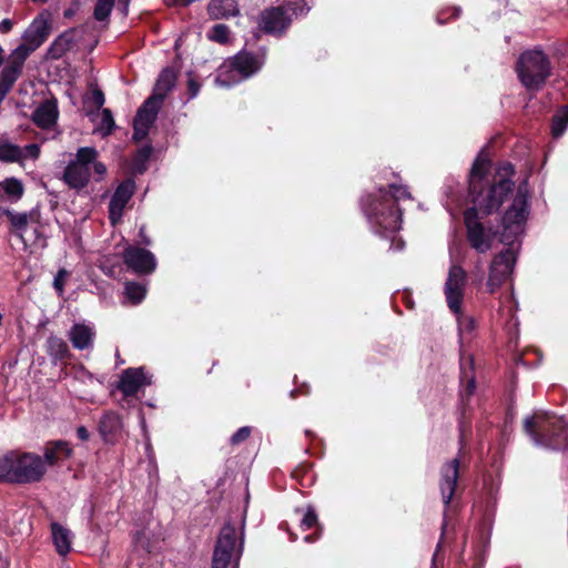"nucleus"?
Masks as SVG:
<instances>
[{
  "label": "nucleus",
  "mask_w": 568,
  "mask_h": 568,
  "mask_svg": "<svg viewBox=\"0 0 568 568\" xmlns=\"http://www.w3.org/2000/svg\"><path fill=\"white\" fill-rule=\"evenodd\" d=\"M74 43V29H69L58 36L47 50V58L59 60Z\"/></svg>",
  "instance_id": "obj_25"
},
{
  "label": "nucleus",
  "mask_w": 568,
  "mask_h": 568,
  "mask_svg": "<svg viewBox=\"0 0 568 568\" xmlns=\"http://www.w3.org/2000/svg\"><path fill=\"white\" fill-rule=\"evenodd\" d=\"M125 296L128 300L133 304H140L145 295H146V287L145 285L138 283V282H126L124 287Z\"/></svg>",
  "instance_id": "obj_36"
},
{
  "label": "nucleus",
  "mask_w": 568,
  "mask_h": 568,
  "mask_svg": "<svg viewBox=\"0 0 568 568\" xmlns=\"http://www.w3.org/2000/svg\"><path fill=\"white\" fill-rule=\"evenodd\" d=\"M72 455V448L69 446L68 442L64 440H53L49 442L44 448V455L42 457L44 462V466H54L60 460H64L70 458Z\"/></svg>",
  "instance_id": "obj_22"
},
{
  "label": "nucleus",
  "mask_w": 568,
  "mask_h": 568,
  "mask_svg": "<svg viewBox=\"0 0 568 568\" xmlns=\"http://www.w3.org/2000/svg\"><path fill=\"white\" fill-rule=\"evenodd\" d=\"M150 128H146L145 125H139L133 122V141L140 142L144 140L149 135Z\"/></svg>",
  "instance_id": "obj_49"
},
{
  "label": "nucleus",
  "mask_w": 568,
  "mask_h": 568,
  "mask_svg": "<svg viewBox=\"0 0 568 568\" xmlns=\"http://www.w3.org/2000/svg\"><path fill=\"white\" fill-rule=\"evenodd\" d=\"M3 49L2 47L0 45V67L2 65L3 61H4V58H3Z\"/></svg>",
  "instance_id": "obj_63"
},
{
  "label": "nucleus",
  "mask_w": 568,
  "mask_h": 568,
  "mask_svg": "<svg viewBox=\"0 0 568 568\" xmlns=\"http://www.w3.org/2000/svg\"><path fill=\"white\" fill-rule=\"evenodd\" d=\"M64 18L70 19L74 16V11L72 9H65L63 12Z\"/></svg>",
  "instance_id": "obj_61"
},
{
  "label": "nucleus",
  "mask_w": 568,
  "mask_h": 568,
  "mask_svg": "<svg viewBox=\"0 0 568 568\" xmlns=\"http://www.w3.org/2000/svg\"><path fill=\"white\" fill-rule=\"evenodd\" d=\"M528 215V202H527V189L526 185H519L517 193L510 207L506 211L503 216V225L505 232H509L510 235H517L523 223L526 221Z\"/></svg>",
  "instance_id": "obj_10"
},
{
  "label": "nucleus",
  "mask_w": 568,
  "mask_h": 568,
  "mask_svg": "<svg viewBox=\"0 0 568 568\" xmlns=\"http://www.w3.org/2000/svg\"><path fill=\"white\" fill-rule=\"evenodd\" d=\"M104 102H105L104 93L99 88H94L91 92V95L85 101V103H91L93 105L94 111L101 110L103 108ZM92 112H93V110L88 112V114H91Z\"/></svg>",
  "instance_id": "obj_44"
},
{
  "label": "nucleus",
  "mask_w": 568,
  "mask_h": 568,
  "mask_svg": "<svg viewBox=\"0 0 568 568\" xmlns=\"http://www.w3.org/2000/svg\"><path fill=\"white\" fill-rule=\"evenodd\" d=\"M161 104V102L155 100V97H149L139 108L133 122L151 129L156 120Z\"/></svg>",
  "instance_id": "obj_24"
},
{
  "label": "nucleus",
  "mask_w": 568,
  "mask_h": 568,
  "mask_svg": "<svg viewBox=\"0 0 568 568\" xmlns=\"http://www.w3.org/2000/svg\"><path fill=\"white\" fill-rule=\"evenodd\" d=\"M480 212L477 207H469L464 213L466 237L469 245L478 253H486L493 247L496 232L491 227H485L479 221Z\"/></svg>",
  "instance_id": "obj_8"
},
{
  "label": "nucleus",
  "mask_w": 568,
  "mask_h": 568,
  "mask_svg": "<svg viewBox=\"0 0 568 568\" xmlns=\"http://www.w3.org/2000/svg\"><path fill=\"white\" fill-rule=\"evenodd\" d=\"M310 11L305 0H285L282 4L264 9L260 14V29L275 37H282L291 27L293 17Z\"/></svg>",
  "instance_id": "obj_7"
},
{
  "label": "nucleus",
  "mask_w": 568,
  "mask_h": 568,
  "mask_svg": "<svg viewBox=\"0 0 568 568\" xmlns=\"http://www.w3.org/2000/svg\"><path fill=\"white\" fill-rule=\"evenodd\" d=\"M53 545L60 556H65L71 550V532L59 523L51 524Z\"/></svg>",
  "instance_id": "obj_30"
},
{
  "label": "nucleus",
  "mask_w": 568,
  "mask_h": 568,
  "mask_svg": "<svg viewBox=\"0 0 568 568\" xmlns=\"http://www.w3.org/2000/svg\"><path fill=\"white\" fill-rule=\"evenodd\" d=\"M93 168L94 173L98 175L97 181H101L106 173V166L102 162L94 160L91 164V169Z\"/></svg>",
  "instance_id": "obj_53"
},
{
  "label": "nucleus",
  "mask_w": 568,
  "mask_h": 568,
  "mask_svg": "<svg viewBox=\"0 0 568 568\" xmlns=\"http://www.w3.org/2000/svg\"><path fill=\"white\" fill-rule=\"evenodd\" d=\"M123 263L134 274L150 275L158 266L155 255L140 246L129 245L122 252Z\"/></svg>",
  "instance_id": "obj_9"
},
{
  "label": "nucleus",
  "mask_w": 568,
  "mask_h": 568,
  "mask_svg": "<svg viewBox=\"0 0 568 568\" xmlns=\"http://www.w3.org/2000/svg\"><path fill=\"white\" fill-rule=\"evenodd\" d=\"M455 315L457 316L458 329L462 336L470 334L475 329L476 324L473 317L464 315L462 311Z\"/></svg>",
  "instance_id": "obj_43"
},
{
  "label": "nucleus",
  "mask_w": 568,
  "mask_h": 568,
  "mask_svg": "<svg viewBox=\"0 0 568 568\" xmlns=\"http://www.w3.org/2000/svg\"><path fill=\"white\" fill-rule=\"evenodd\" d=\"M230 28L224 23H217L212 27L211 31L207 33V38L211 41H214L220 44H226L230 42Z\"/></svg>",
  "instance_id": "obj_38"
},
{
  "label": "nucleus",
  "mask_w": 568,
  "mask_h": 568,
  "mask_svg": "<svg viewBox=\"0 0 568 568\" xmlns=\"http://www.w3.org/2000/svg\"><path fill=\"white\" fill-rule=\"evenodd\" d=\"M153 384V374L145 366L129 367L122 371L116 390H140Z\"/></svg>",
  "instance_id": "obj_15"
},
{
  "label": "nucleus",
  "mask_w": 568,
  "mask_h": 568,
  "mask_svg": "<svg viewBox=\"0 0 568 568\" xmlns=\"http://www.w3.org/2000/svg\"><path fill=\"white\" fill-rule=\"evenodd\" d=\"M153 148L148 144L140 148L132 158L133 171L138 174H143L148 169V162L152 155Z\"/></svg>",
  "instance_id": "obj_34"
},
{
  "label": "nucleus",
  "mask_w": 568,
  "mask_h": 568,
  "mask_svg": "<svg viewBox=\"0 0 568 568\" xmlns=\"http://www.w3.org/2000/svg\"><path fill=\"white\" fill-rule=\"evenodd\" d=\"M50 34V26L47 21H34L23 33V44L36 51L40 48Z\"/></svg>",
  "instance_id": "obj_21"
},
{
  "label": "nucleus",
  "mask_w": 568,
  "mask_h": 568,
  "mask_svg": "<svg viewBox=\"0 0 568 568\" xmlns=\"http://www.w3.org/2000/svg\"><path fill=\"white\" fill-rule=\"evenodd\" d=\"M469 363V367H465L463 365L462 367V383H465L466 384V390H474L476 385H475V378L471 374V358H469L468 361Z\"/></svg>",
  "instance_id": "obj_46"
},
{
  "label": "nucleus",
  "mask_w": 568,
  "mask_h": 568,
  "mask_svg": "<svg viewBox=\"0 0 568 568\" xmlns=\"http://www.w3.org/2000/svg\"><path fill=\"white\" fill-rule=\"evenodd\" d=\"M489 162L480 156L476 158L469 174V196L480 214L489 215L497 211L505 200L514 192V165L505 163L495 174L487 176Z\"/></svg>",
  "instance_id": "obj_1"
},
{
  "label": "nucleus",
  "mask_w": 568,
  "mask_h": 568,
  "mask_svg": "<svg viewBox=\"0 0 568 568\" xmlns=\"http://www.w3.org/2000/svg\"><path fill=\"white\" fill-rule=\"evenodd\" d=\"M47 473L42 457L20 449L0 454V484L32 485L40 483Z\"/></svg>",
  "instance_id": "obj_3"
},
{
  "label": "nucleus",
  "mask_w": 568,
  "mask_h": 568,
  "mask_svg": "<svg viewBox=\"0 0 568 568\" xmlns=\"http://www.w3.org/2000/svg\"><path fill=\"white\" fill-rule=\"evenodd\" d=\"M39 219H40V213L39 211H31L29 214H28V222H32V223H39Z\"/></svg>",
  "instance_id": "obj_57"
},
{
  "label": "nucleus",
  "mask_w": 568,
  "mask_h": 568,
  "mask_svg": "<svg viewBox=\"0 0 568 568\" xmlns=\"http://www.w3.org/2000/svg\"><path fill=\"white\" fill-rule=\"evenodd\" d=\"M266 55L267 49L265 47L258 49L255 53L243 49L230 59V68L243 79H248L263 68Z\"/></svg>",
  "instance_id": "obj_13"
},
{
  "label": "nucleus",
  "mask_w": 568,
  "mask_h": 568,
  "mask_svg": "<svg viewBox=\"0 0 568 568\" xmlns=\"http://www.w3.org/2000/svg\"><path fill=\"white\" fill-rule=\"evenodd\" d=\"M311 471V465L301 464L292 471V477L296 480H302Z\"/></svg>",
  "instance_id": "obj_51"
},
{
  "label": "nucleus",
  "mask_w": 568,
  "mask_h": 568,
  "mask_svg": "<svg viewBox=\"0 0 568 568\" xmlns=\"http://www.w3.org/2000/svg\"><path fill=\"white\" fill-rule=\"evenodd\" d=\"M123 428L121 417L114 412H105L101 417L98 430L104 443L114 444L121 436Z\"/></svg>",
  "instance_id": "obj_17"
},
{
  "label": "nucleus",
  "mask_w": 568,
  "mask_h": 568,
  "mask_svg": "<svg viewBox=\"0 0 568 568\" xmlns=\"http://www.w3.org/2000/svg\"><path fill=\"white\" fill-rule=\"evenodd\" d=\"M201 90V83L192 77L191 72L189 73L187 80V95L189 99H194Z\"/></svg>",
  "instance_id": "obj_48"
},
{
  "label": "nucleus",
  "mask_w": 568,
  "mask_h": 568,
  "mask_svg": "<svg viewBox=\"0 0 568 568\" xmlns=\"http://www.w3.org/2000/svg\"><path fill=\"white\" fill-rule=\"evenodd\" d=\"M139 393H119L120 397H115L120 407L123 409H129L132 407H136L139 404ZM118 393H110V396H115Z\"/></svg>",
  "instance_id": "obj_42"
},
{
  "label": "nucleus",
  "mask_w": 568,
  "mask_h": 568,
  "mask_svg": "<svg viewBox=\"0 0 568 568\" xmlns=\"http://www.w3.org/2000/svg\"><path fill=\"white\" fill-rule=\"evenodd\" d=\"M115 0H98L94 6L93 17L98 21H104L110 17Z\"/></svg>",
  "instance_id": "obj_41"
},
{
  "label": "nucleus",
  "mask_w": 568,
  "mask_h": 568,
  "mask_svg": "<svg viewBox=\"0 0 568 568\" xmlns=\"http://www.w3.org/2000/svg\"><path fill=\"white\" fill-rule=\"evenodd\" d=\"M20 78V74L14 70L4 67L0 72V103L6 99L8 93L12 90L14 83Z\"/></svg>",
  "instance_id": "obj_35"
},
{
  "label": "nucleus",
  "mask_w": 568,
  "mask_h": 568,
  "mask_svg": "<svg viewBox=\"0 0 568 568\" xmlns=\"http://www.w3.org/2000/svg\"><path fill=\"white\" fill-rule=\"evenodd\" d=\"M68 337L75 349L85 351L93 347L95 332L84 323H74L68 332Z\"/></svg>",
  "instance_id": "obj_18"
},
{
  "label": "nucleus",
  "mask_w": 568,
  "mask_h": 568,
  "mask_svg": "<svg viewBox=\"0 0 568 568\" xmlns=\"http://www.w3.org/2000/svg\"><path fill=\"white\" fill-rule=\"evenodd\" d=\"M207 14L212 20L229 19L239 14L237 4L234 0H211Z\"/></svg>",
  "instance_id": "obj_27"
},
{
  "label": "nucleus",
  "mask_w": 568,
  "mask_h": 568,
  "mask_svg": "<svg viewBox=\"0 0 568 568\" xmlns=\"http://www.w3.org/2000/svg\"><path fill=\"white\" fill-rule=\"evenodd\" d=\"M45 352L54 363H67L72 358L68 343L55 335H50L47 338Z\"/></svg>",
  "instance_id": "obj_23"
},
{
  "label": "nucleus",
  "mask_w": 568,
  "mask_h": 568,
  "mask_svg": "<svg viewBox=\"0 0 568 568\" xmlns=\"http://www.w3.org/2000/svg\"><path fill=\"white\" fill-rule=\"evenodd\" d=\"M23 194L24 186L19 179L12 176L0 181V202L6 200L17 202Z\"/></svg>",
  "instance_id": "obj_29"
},
{
  "label": "nucleus",
  "mask_w": 568,
  "mask_h": 568,
  "mask_svg": "<svg viewBox=\"0 0 568 568\" xmlns=\"http://www.w3.org/2000/svg\"><path fill=\"white\" fill-rule=\"evenodd\" d=\"M139 236L141 239V243L149 246L152 244V240L149 237V235L145 232V227L142 226L139 231Z\"/></svg>",
  "instance_id": "obj_56"
},
{
  "label": "nucleus",
  "mask_w": 568,
  "mask_h": 568,
  "mask_svg": "<svg viewBox=\"0 0 568 568\" xmlns=\"http://www.w3.org/2000/svg\"><path fill=\"white\" fill-rule=\"evenodd\" d=\"M6 216L10 222V232L16 236H19L23 243L27 245L28 240L24 239V233L28 230V214L27 213H16L10 209H2L0 211V216Z\"/></svg>",
  "instance_id": "obj_28"
},
{
  "label": "nucleus",
  "mask_w": 568,
  "mask_h": 568,
  "mask_svg": "<svg viewBox=\"0 0 568 568\" xmlns=\"http://www.w3.org/2000/svg\"><path fill=\"white\" fill-rule=\"evenodd\" d=\"M77 436H78V438H79L80 440L85 442V440H88V439L90 438V433H89V430H88V428H87V427H84V426H79V427L77 428Z\"/></svg>",
  "instance_id": "obj_54"
},
{
  "label": "nucleus",
  "mask_w": 568,
  "mask_h": 568,
  "mask_svg": "<svg viewBox=\"0 0 568 568\" xmlns=\"http://www.w3.org/2000/svg\"><path fill=\"white\" fill-rule=\"evenodd\" d=\"M115 126L113 114L110 109H102L101 128L105 129V134H110Z\"/></svg>",
  "instance_id": "obj_47"
},
{
  "label": "nucleus",
  "mask_w": 568,
  "mask_h": 568,
  "mask_svg": "<svg viewBox=\"0 0 568 568\" xmlns=\"http://www.w3.org/2000/svg\"><path fill=\"white\" fill-rule=\"evenodd\" d=\"M297 394H298V393L292 392V393H291V397H292V398H296V395H297Z\"/></svg>",
  "instance_id": "obj_64"
},
{
  "label": "nucleus",
  "mask_w": 568,
  "mask_h": 568,
  "mask_svg": "<svg viewBox=\"0 0 568 568\" xmlns=\"http://www.w3.org/2000/svg\"><path fill=\"white\" fill-rule=\"evenodd\" d=\"M516 263V255L511 248L497 254L490 264L489 275L486 283L489 293H494L511 274Z\"/></svg>",
  "instance_id": "obj_12"
},
{
  "label": "nucleus",
  "mask_w": 568,
  "mask_h": 568,
  "mask_svg": "<svg viewBox=\"0 0 568 568\" xmlns=\"http://www.w3.org/2000/svg\"><path fill=\"white\" fill-rule=\"evenodd\" d=\"M58 115L55 101L45 100L33 111L31 120L40 129H50L55 124Z\"/></svg>",
  "instance_id": "obj_20"
},
{
  "label": "nucleus",
  "mask_w": 568,
  "mask_h": 568,
  "mask_svg": "<svg viewBox=\"0 0 568 568\" xmlns=\"http://www.w3.org/2000/svg\"><path fill=\"white\" fill-rule=\"evenodd\" d=\"M364 213L368 223L378 236L389 241V251H400L405 246L398 235L402 226V210L385 194H378L364 204Z\"/></svg>",
  "instance_id": "obj_2"
},
{
  "label": "nucleus",
  "mask_w": 568,
  "mask_h": 568,
  "mask_svg": "<svg viewBox=\"0 0 568 568\" xmlns=\"http://www.w3.org/2000/svg\"><path fill=\"white\" fill-rule=\"evenodd\" d=\"M98 155H99V153L95 148L82 146V148L78 149V151L75 153V159L73 161L81 163L83 165L91 166V164L94 162V160L98 159Z\"/></svg>",
  "instance_id": "obj_40"
},
{
  "label": "nucleus",
  "mask_w": 568,
  "mask_h": 568,
  "mask_svg": "<svg viewBox=\"0 0 568 568\" xmlns=\"http://www.w3.org/2000/svg\"><path fill=\"white\" fill-rule=\"evenodd\" d=\"M466 285V272L459 265H452L445 282L444 293L449 310L459 314Z\"/></svg>",
  "instance_id": "obj_11"
},
{
  "label": "nucleus",
  "mask_w": 568,
  "mask_h": 568,
  "mask_svg": "<svg viewBox=\"0 0 568 568\" xmlns=\"http://www.w3.org/2000/svg\"><path fill=\"white\" fill-rule=\"evenodd\" d=\"M176 81V72L173 68H164L158 77L154 93L151 97H155V100L163 102L168 93L173 89Z\"/></svg>",
  "instance_id": "obj_26"
},
{
  "label": "nucleus",
  "mask_w": 568,
  "mask_h": 568,
  "mask_svg": "<svg viewBox=\"0 0 568 568\" xmlns=\"http://www.w3.org/2000/svg\"><path fill=\"white\" fill-rule=\"evenodd\" d=\"M13 23L10 19H3L0 22V33H8L12 30Z\"/></svg>",
  "instance_id": "obj_55"
},
{
  "label": "nucleus",
  "mask_w": 568,
  "mask_h": 568,
  "mask_svg": "<svg viewBox=\"0 0 568 568\" xmlns=\"http://www.w3.org/2000/svg\"><path fill=\"white\" fill-rule=\"evenodd\" d=\"M175 4L181 7H187L191 3L195 2L196 0H173Z\"/></svg>",
  "instance_id": "obj_59"
},
{
  "label": "nucleus",
  "mask_w": 568,
  "mask_h": 568,
  "mask_svg": "<svg viewBox=\"0 0 568 568\" xmlns=\"http://www.w3.org/2000/svg\"><path fill=\"white\" fill-rule=\"evenodd\" d=\"M22 150L26 158H31L36 160L40 155V146L36 143H30L26 145Z\"/></svg>",
  "instance_id": "obj_52"
},
{
  "label": "nucleus",
  "mask_w": 568,
  "mask_h": 568,
  "mask_svg": "<svg viewBox=\"0 0 568 568\" xmlns=\"http://www.w3.org/2000/svg\"><path fill=\"white\" fill-rule=\"evenodd\" d=\"M33 51L30 50L23 43L19 44L10 54L8 64L6 65L10 70H14L16 73L22 74L23 65L26 60Z\"/></svg>",
  "instance_id": "obj_33"
},
{
  "label": "nucleus",
  "mask_w": 568,
  "mask_h": 568,
  "mask_svg": "<svg viewBox=\"0 0 568 568\" xmlns=\"http://www.w3.org/2000/svg\"><path fill=\"white\" fill-rule=\"evenodd\" d=\"M68 276V272L62 268L60 270L57 275L54 276V280H53V286L54 288L59 292V293H62L63 290H64V284H65V277Z\"/></svg>",
  "instance_id": "obj_50"
},
{
  "label": "nucleus",
  "mask_w": 568,
  "mask_h": 568,
  "mask_svg": "<svg viewBox=\"0 0 568 568\" xmlns=\"http://www.w3.org/2000/svg\"><path fill=\"white\" fill-rule=\"evenodd\" d=\"M130 1L131 0H119V4L121 6V10L126 13L128 12V8H129V4H130Z\"/></svg>",
  "instance_id": "obj_60"
},
{
  "label": "nucleus",
  "mask_w": 568,
  "mask_h": 568,
  "mask_svg": "<svg viewBox=\"0 0 568 568\" xmlns=\"http://www.w3.org/2000/svg\"><path fill=\"white\" fill-rule=\"evenodd\" d=\"M301 528L302 530H308L315 528L313 534L306 535L304 537L305 542H314L316 541L323 531L322 525L318 523V517L313 506H308L301 519Z\"/></svg>",
  "instance_id": "obj_31"
},
{
  "label": "nucleus",
  "mask_w": 568,
  "mask_h": 568,
  "mask_svg": "<svg viewBox=\"0 0 568 568\" xmlns=\"http://www.w3.org/2000/svg\"><path fill=\"white\" fill-rule=\"evenodd\" d=\"M524 426L536 445L552 449L568 448V427L561 417L537 410L525 419Z\"/></svg>",
  "instance_id": "obj_4"
},
{
  "label": "nucleus",
  "mask_w": 568,
  "mask_h": 568,
  "mask_svg": "<svg viewBox=\"0 0 568 568\" xmlns=\"http://www.w3.org/2000/svg\"><path fill=\"white\" fill-rule=\"evenodd\" d=\"M551 62L540 49L523 52L516 62L520 83L529 91H539L551 75Z\"/></svg>",
  "instance_id": "obj_6"
},
{
  "label": "nucleus",
  "mask_w": 568,
  "mask_h": 568,
  "mask_svg": "<svg viewBox=\"0 0 568 568\" xmlns=\"http://www.w3.org/2000/svg\"><path fill=\"white\" fill-rule=\"evenodd\" d=\"M33 236H34L33 239H27V240H28V242L31 241L33 244H37L38 240L40 237H42V233L38 229H34Z\"/></svg>",
  "instance_id": "obj_58"
},
{
  "label": "nucleus",
  "mask_w": 568,
  "mask_h": 568,
  "mask_svg": "<svg viewBox=\"0 0 568 568\" xmlns=\"http://www.w3.org/2000/svg\"><path fill=\"white\" fill-rule=\"evenodd\" d=\"M135 182L132 179L122 181L115 189L109 202V219L115 225L123 215V210L133 196Z\"/></svg>",
  "instance_id": "obj_14"
},
{
  "label": "nucleus",
  "mask_w": 568,
  "mask_h": 568,
  "mask_svg": "<svg viewBox=\"0 0 568 568\" xmlns=\"http://www.w3.org/2000/svg\"><path fill=\"white\" fill-rule=\"evenodd\" d=\"M24 159L26 155L21 146L8 140H0V162L22 164Z\"/></svg>",
  "instance_id": "obj_32"
},
{
  "label": "nucleus",
  "mask_w": 568,
  "mask_h": 568,
  "mask_svg": "<svg viewBox=\"0 0 568 568\" xmlns=\"http://www.w3.org/2000/svg\"><path fill=\"white\" fill-rule=\"evenodd\" d=\"M379 194H385L388 199L394 201L395 205L398 206V202L400 200H410V192L405 185L402 184H390L389 193L381 190Z\"/></svg>",
  "instance_id": "obj_39"
},
{
  "label": "nucleus",
  "mask_w": 568,
  "mask_h": 568,
  "mask_svg": "<svg viewBox=\"0 0 568 568\" xmlns=\"http://www.w3.org/2000/svg\"><path fill=\"white\" fill-rule=\"evenodd\" d=\"M459 460L457 458L447 463L442 469L440 491L443 500L448 505L454 496L458 478Z\"/></svg>",
  "instance_id": "obj_19"
},
{
  "label": "nucleus",
  "mask_w": 568,
  "mask_h": 568,
  "mask_svg": "<svg viewBox=\"0 0 568 568\" xmlns=\"http://www.w3.org/2000/svg\"><path fill=\"white\" fill-rule=\"evenodd\" d=\"M252 434V427L243 426L240 427L230 438V443L232 446H237L244 442H246Z\"/></svg>",
  "instance_id": "obj_45"
},
{
  "label": "nucleus",
  "mask_w": 568,
  "mask_h": 568,
  "mask_svg": "<svg viewBox=\"0 0 568 568\" xmlns=\"http://www.w3.org/2000/svg\"><path fill=\"white\" fill-rule=\"evenodd\" d=\"M307 388H308V387H307V386H305V385H302V386H297V385H296V387H295L293 390H294V392H297V390H307Z\"/></svg>",
  "instance_id": "obj_62"
},
{
  "label": "nucleus",
  "mask_w": 568,
  "mask_h": 568,
  "mask_svg": "<svg viewBox=\"0 0 568 568\" xmlns=\"http://www.w3.org/2000/svg\"><path fill=\"white\" fill-rule=\"evenodd\" d=\"M568 128V105L560 110L552 118L551 133L554 138H559Z\"/></svg>",
  "instance_id": "obj_37"
},
{
  "label": "nucleus",
  "mask_w": 568,
  "mask_h": 568,
  "mask_svg": "<svg viewBox=\"0 0 568 568\" xmlns=\"http://www.w3.org/2000/svg\"><path fill=\"white\" fill-rule=\"evenodd\" d=\"M91 180V166L70 161L63 172V181L70 189L82 190Z\"/></svg>",
  "instance_id": "obj_16"
},
{
  "label": "nucleus",
  "mask_w": 568,
  "mask_h": 568,
  "mask_svg": "<svg viewBox=\"0 0 568 568\" xmlns=\"http://www.w3.org/2000/svg\"><path fill=\"white\" fill-rule=\"evenodd\" d=\"M245 544L244 526L241 528L240 535L235 526L225 523L216 537L212 554L211 568H240V561L243 556Z\"/></svg>",
  "instance_id": "obj_5"
}]
</instances>
